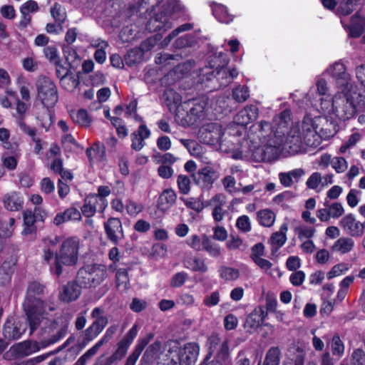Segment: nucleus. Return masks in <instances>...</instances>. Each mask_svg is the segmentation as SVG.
Instances as JSON below:
<instances>
[{
    "instance_id": "nucleus-42",
    "label": "nucleus",
    "mask_w": 365,
    "mask_h": 365,
    "mask_svg": "<svg viewBox=\"0 0 365 365\" xmlns=\"http://www.w3.org/2000/svg\"><path fill=\"white\" fill-rule=\"evenodd\" d=\"M210 256L217 257L220 255V249L217 244L212 242L211 238L207 235H203V250Z\"/></svg>"
},
{
    "instance_id": "nucleus-29",
    "label": "nucleus",
    "mask_w": 365,
    "mask_h": 365,
    "mask_svg": "<svg viewBox=\"0 0 365 365\" xmlns=\"http://www.w3.org/2000/svg\"><path fill=\"white\" fill-rule=\"evenodd\" d=\"M267 313L263 308L259 307L255 308L247 317L245 327L253 330L259 327L265 318Z\"/></svg>"
},
{
    "instance_id": "nucleus-47",
    "label": "nucleus",
    "mask_w": 365,
    "mask_h": 365,
    "mask_svg": "<svg viewBox=\"0 0 365 365\" xmlns=\"http://www.w3.org/2000/svg\"><path fill=\"white\" fill-rule=\"evenodd\" d=\"M330 345L334 356L341 357L344 355L345 346L338 334L332 337Z\"/></svg>"
},
{
    "instance_id": "nucleus-60",
    "label": "nucleus",
    "mask_w": 365,
    "mask_h": 365,
    "mask_svg": "<svg viewBox=\"0 0 365 365\" xmlns=\"http://www.w3.org/2000/svg\"><path fill=\"white\" fill-rule=\"evenodd\" d=\"M349 266L348 264L340 263L334 265L331 269L327 273V278L332 279L335 277L344 274L346 271L349 269Z\"/></svg>"
},
{
    "instance_id": "nucleus-49",
    "label": "nucleus",
    "mask_w": 365,
    "mask_h": 365,
    "mask_svg": "<svg viewBox=\"0 0 365 365\" xmlns=\"http://www.w3.org/2000/svg\"><path fill=\"white\" fill-rule=\"evenodd\" d=\"M51 14L55 19L60 28H62V24L64 23L66 16V13L62 11V6L60 4L56 2L53 6L51 9Z\"/></svg>"
},
{
    "instance_id": "nucleus-59",
    "label": "nucleus",
    "mask_w": 365,
    "mask_h": 365,
    "mask_svg": "<svg viewBox=\"0 0 365 365\" xmlns=\"http://www.w3.org/2000/svg\"><path fill=\"white\" fill-rule=\"evenodd\" d=\"M240 147L237 148H232V158L235 160H242L244 157H246L247 150L245 149V145L248 143L247 140L244 138L239 142Z\"/></svg>"
},
{
    "instance_id": "nucleus-11",
    "label": "nucleus",
    "mask_w": 365,
    "mask_h": 365,
    "mask_svg": "<svg viewBox=\"0 0 365 365\" xmlns=\"http://www.w3.org/2000/svg\"><path fill=\"white\" fill-rule=\"evenodd\" d=\"M170 352H175L177 364L195 365L200 353V345L197 342H187L182 346L173 347Z\"/></svg>"
},
{
    "instance_id": "nucleus-26",
    "label": "nucleus",
    "mask_w": 365,
    "mask_h": 365,
    "mask_svg": "<svg viewBox=\"0 0 365 365\" xmlns=\"http://www.w3.org/2000/svg\"><path fill=\"white\" fill-rule=\"evenodd\" d=\"M177 193L173 188H166L163 190L157 200V208L163 212L168 211L175 203Z\"/></svg>"
},
{
    "instance_id": "nucleus-1",
    "label": "nucleus",
    "mask_w": 365,
    "mask_h": 365,
    "mask_svg": "<svg viewBox=\"0 0 365 365\" xmlns=\"http://www.w3.org/2000/svg\"><path fill=\"white\" fill-rule=\"evenodd\" d=\"M328 124V120L323 117H312L307 114L301 122L293 125L287 133L285 140L278 138L269 140L266 146L257 147L252 153V158L257 162L270 160L272 154L276 153L277 150L284 144L292 154L298 153L302 147L317 146L319 145L318 135L327 134L328 128L324 124Z\"/></svg>"
},
{
    "instance_id": "nucleus-48",
    "label": "nucleus",
    "mask_w": 365,
    "mask_h": 365,
    "mask_svg": "<svg viewBox=\"0 0 365 365\" xmlns=\"http://www.w3.org/2000/svg\"><path fill=\"white\" fill-rule=\"evenodd\" d=\"M190 179L185 175L180 174L177 178V185L180 194L185 195H187L191 189Z\"/></svg>"
},
{
    "instance_id": "nucleus-3",
    "label": "nucleus",
    "mask_w": 365,
    "mask_h": 365,
    "mask_svg": "<svg viewBox=\"0 0 365 365\" xmlns=\"http://www.w3.org/2000/svg\"><path fill=\"white\" fill-rule=\"evenodd\" d=\"M80 248L78 237H68L63 240L58 252H53L49 247L43 250V259L49 265L51 273L59 277L63 267H71L77 264Z\"/></svg>"
},
{
    "instance_id": "nucleus-52",
    "label": "nucleus",
    "mask_w": 365,
    "mask_h": 365,
    "mask_svg": "<svg viewBox=\"0 0 365 365\" xmlns=\"http://www.w3.org/2000/svg\"><path fill=\"white\" fill-rule=\"evenodd\" d=\"M117 287H123L125 289L129 288L128 273L125 269H119L115 274Z\"/></svg>"
},
{
    "instance_id": "nucleus-46",
    "label": "nucleus",
    "mask_w": 365,
    "mask_h": 365,
    "mask_svg": "<svg viewBox=\"0 0 365 365\" xmlns=\"http://www.w3.org/2000/svg\"><path fill=\"white\" fill-rule=\"evenodd\" d=\"M80 81L78 77L75 76L68 75V76L61 78L60 84L63 89L72 92L79 85Z\"/></svg>"
},
{
    "instance_id": "nucleus-18",
    "label": "nucleus",
    "mask_w": 365,
    "mask_h": 365,
    "mask_svg": "<svg viewBox=\"0 0 365 365\" xmlns=\"http://www.w3.org/2000/svg\"><path fill=\"white\" fill-rule=\"evenodd\" d=\"M340 225L344 232L351 237H359L364 234V222L357 221L353 214L345 215L341 220Z\"/></svg>"
},
{
    "instance_id": "nucleus-28",
    "label": "nucleus",
    "mask_w": 365,
    "mask_h": 365,
    "mask_svg": "<svg viewBox=\"0 0 365 365\" xmlns=\"http://www.w3.org/2000/svg\"><path fill=\"white\" fill-rule=\"evenodd\" d=\"M81 212L74 207H70L63 212H58L53 218V223L59 226L68 221H81Z\"/></svg>"
},
{
    "instance_id": "nucleus-12",
    "label": "nucleus",
    "mask_w": 365,
    "mask_h": 365,
    "mask_svg": "<svg viewBox=\"0 0 365 365\" xmlns=\"http://www.w3.org/2000/svg\"><path fill=\"white\" fill-rule=\"evenodd\" d=\"M138 325L135 324L117 344L116 350L106 359V365H111L125 356L128 349L138 335Z\"/></svg>"
},
{
    "instance_id": "nucleus-58",
    "label": "nucleus",
    "mask_w": 365,
    "mask_h": 365,
    "mask_svg": "<svg viewBox=\"0 0 365 365\" xmlns=\"http://www.w3.org/2000/svg\"><path fill=\"white\" fill-rule=\"evenodd\" d=\"M320 110L324 114L330 115L332 118L334 115V98L331 101L326 98H322Z\"/></svg>"
},
{
    "instance_id": "nucleus-10",
    "label": "nucleus",
    "mask_w": 365,
    "mask_h": 365,
    "mask_svg": "<svg viewBox=\"0 0 365 365\" xmlns=\"http://www.w3.org/2000/svg\"><path fill=\"white\" fill-rule=\"evenodd\" d=\"M37 98L44 107L53 108L58 101V93L55 83L46 76H40L36 82Z\"/></svg>"
},
{
    "instance_id": "nucleus-43",
    "label": "nucleus",
    "mask_w": 365,
    "mask_h": 365,
    "mask_svg": "<svg viewBox=\"0 0 365 365\" xmlns=\"http://www.w3.org/2000/svg\"><path fill=\"white\" fill-rule=\"evenodd\" d=\"M195 42V36L191 34H186L178 38L173 43V47L176 49H182L187 47H191Z\"/></svg>"
},
{
    "instance_id": "nucleus-40",
    "label": "nucleus",
    "mask_w": 365,
    "mask_h": 365,
    "mask_svg": "<svg viewBox=\"0 0 365 365\" xmlns=\"http://www.w3.org/2000/svg\"><path fill=\"white\" fill-rule=\"evenodd\" d=\"M211 7L213 16L219 22L228 23V12L224 5L213 3Z\"/></svg>"
},
{
    "instance_id": "nucleus-32",
    "label": "nucleus",
    "mask_w": 365,
    "mask_h": 365,
    "mask_svg": "<svg viewBox=\"0 0 365 365\" xmlns=\"http://www.w3.org/2000/svg\"><path fill=\"white\" fill-rule=\"evenodd\" d=\"M96 195L95 193L88 194L84 199V204L81 207V213L86 217L90 218L93 217L97 209V205H99L98 200H96Z\"/></svg>"
},
{
    "instance_id": "nucleus-61",
    "label": "nucleus",
    "mask_w": 365,
    "mask_h": 365,
    "mask_svg": "<svg viewBox=\"0 0 365 365\" xmlns=\"http://www.w3.org/2000/svg\"><path fill=\"white\" fill-rule=\"evenodd\" d=\"M62 50L66 60L65 64H68V66H71V61L78 57L76 51L68 44L67 46H63L62 47Z\"/></svg>"
},
{
    "instance_id": "nucleus-57",
    "label": "nucleus",
    "mask_w": 365,
    "mask_h": 365,
    "mask_svg": "<svg viewBox=\"0 0 365 365\" xmlns=\"http://www.w3.org/2000/svg\"><path fill=\"white\" fill-rule=\"evenodd\" d=\"M103 341H98L91 348L88 349L80 358L77 360L79 364L86 365V361L90 357L94 356L98 350L103 346Z\"/></svg>"
},
{
    "instance_id": "nucleus-24",
    "label": "nucleus",
    "mask_w": 365,
    "mask_h": 365,
    "mask_svg": "<svg viewBox=\"0 0 365 365\" xmlns=\"http://www.w3.org/2000/svg\"><path fill=\"white\" fill-rule=\"evenodd\" d=\"M151 132L145 123L139 125L137 130L131 133V148L135 151L140 150L145 145V140L150 136Z\"/></svg>"
},
{
    "instance_id": "nucleus-62",
    "label": "nucleus",
    "mask_w": 365,
    "mask_h": 365,
    "mask_svg": "<svg viewBox=\"0 0 365 365\" xmlns=\"http://www.w3.org/2000/svg\"><path fill=\"white\" fill-rule=\"evenodd\" d=\"M322 182V176L320 173H313L307 180L306 185L308 188L316 190Z\"/></svg>"
},
{
    "instance_id": "nucleus-41",
    "label": "nucleus",
    "mask_w": 365,
    "mask_h": 365,
    "mask_svg": "<svg viewBox=\"0 0 365 365\" xmlns=\"http://www.w3.org/2000/svg\"><path fill=\"white\" fill-rule=\"evenodd\" d=\"M21 351L24 355L29 356L34 353L38 352L42 347L41 342L36 341L26 340L19 344Z\"/></svg>"
},
{
    "instance_id": "nucleus-50",
    "label": "nucleus",
    "mask_w": 365,
    "mask_h": 365,
    "mask_svg": "<svg viewBox=\"0 0 365 365\" xmlns=\"http://www.w3.org/2000/svg\"><path fill=\"white\" fill-rule=\"evenodd\" d=\"M364 32L362 19L358 16H353L349 27V34L352 37L356 38Z\"/></svg>"
},
{
    "instance_id": "nucleus-44",
    "label": "nucleus",
    "mask_w": 365,
    "mask_h": 365,
    "mask_svg": "<svg viewBox=\"0 0 365 365\" xmlns=\"http://www.w3.org/2000/svg\"><path fill=\"white\" fill-rule=\"evenodd\" d=\"M193 29V24L185 23L180 25L173 31H172L163 41V46H168L170 41L175 38L180 33L190 31Z\"/></svg>"
},
{
    "instance_id": "nucleus-19",
    "label": "nucleus",
    "mask_w": 365,
    "mask_h": 365,
    "mask_svg": "<svg viewBox=\"0 0 365 365\" xmlns=\"http://www.w3.org/2000/svg\"><path fill=\"white\" fill-rule=\"evenodd\" d=\"M107 324V317L96 319L93 324L84 331V336L79 344L80 349H83L90 341L93 340L103 330Z\"/></svg>"
},
{
    "instance_id": "nucleus-17",
    "label": "nucleus",
    "mask_w": 365,
    "mask_h": 365,
    "mask_svg": "<svg viewBox=\"0 0 365 365\" xmlns=\"http://www.w3.org/2000/svg\"><path fill=\"white\" fill-rule=\"evenodd\" d=\"M195 185L204 190L212 188L216 179V175L214 170L208 166H205L193 173L191 175Z\"/></svg>"
},
{
    "instance_id": "nucleus-22",
    "label": "nucleus",
    "mask_w": 365,
    "mask_h": 365,
    "mask_svg": "<svg viewBox=\"0 0 365 365\" xmlns=\"http://www.w3.org/2000/svg\"><path fill=\"white\" fill-rule=\"evenodd\" d=\"M225 341L228 342V339H226L222 341L219 334L217 332H212L207 337L205 346L208 351L201 363H205L207 365H212V360L210 361V359L216 351H217V354L220 351L222 344Z\"/></svg>"
},
{
    "instance_id": "nucleus-15",
    "label": "nucleus",
    "mask_w": 365,
    "mask_h": 365,
    "mask_svg": "<svg viewBox=\"0 0 365 365\" xmlns=\"http://www.w3.org/2000/svg\"><path fill=\"white\" fill-rule=\"evenodd\" d=\"M192 106L187 111L186 116L183 118L185 125L187 126H192L197 124L200 118L204 116V111L207 105L205 101L198 102L195 99L185 102L182 106L187 108V106Z\"/></svg>"
},
{
    "instance_id": "nucleus-39",
    "label": "nucleus",
    "mask_w": 365,
    "mask_h": 365,
    "mask_svg": "<svg viewBox=\"0 0 365 365\" xmlns=\"http://www.w3.org/2000/svg\"><path fill=\"white\" fill-rule=\"evenodd\" d=\"M96 195V200L99 203L98 212H103L108 206L106 197L110 194V189L108 186L101 185L98 187V193Z\"/></svg>"
},
{
    "instance_id": "nucleus-55",
    "label": "nucleus",
    "mask_w": 365,
    "mask_h": 365,
    "mask_svg": "<svg viewBox=\"0 0 365 365\" xmlns=\"http://www.w3.org/2000/svg\"><path fill=\"white\" fill-rule=\"evenodd\" d=\"M161 341L159 340H156L153 344L149 345L148 348L146 349L143 356V359H148L152 360L154 359V357L157 355L158 351H160L161 348Z\"/></svg>"
},
{
    "instance_id": "nucleus-36",
    "label": "nucleus",
    "mask_w": 365,
    "mask_h": 365,
    "mask_svg": "<svg viewBox=\"0 0 365 365\" xmlns=\"http://www.w3.org/2000/svg\"><path fill=\"white\" fill-rule=\"evenodd\" d=\"M354 242L349 237H340L333 245L332 249L334 252L340 254H346L352 250Z\"/></svg>"
},
{
    "instance_id": "nucleus-16",
    "label": "nucleus",
    "mask_w": 365,
    "mask_h": 365,
    "mask_svg": "<svg viewBox=\"0 0 365 365\" xmlns=\"http://www.w3.org/2000/svg\"><path fill=\"white\" fill-rule=\"evenodd\" d=\"M107 239L113 245H117L120 240L124 238L122 222L118 217H110L103 224Z\"/></svg>"
},
{
    "instance_id": "nucleus-56",
    "label": "nucleus",
    "mask_w": 365,
    "mask_h": 365,
    "mask_svg": "<svg viewBox=\"0 0 365 365\" xmlns=\"http://www.w3.org/2000/svg\"><path fill=\"white\" fill-rule=\"evenodd\" d=\"M187 263L190 266L186 265V267L190 268L194 272L205 273L207 271V267L202 259L194 258L191 261H188Z\"/></svg>"
},
{
    "instance_id": "nucleus-35",
    "label": "nucleus",
    "mask_w": 365,
    "mask_h": 365,
    "mask_svg": "<svg viewBox=\"0 0 365 365\" xmlns=\"http://www.w3.org/2000/svg\"><path fill=\"white\" fill-rule=\"evenodd\" d=\"M70 116L75 123L81 126L90 127L92 122L87 110L84 108H80L77 111L72 110Z\"/></svg>"
},
{
    "instance_id": "nucleus-33",
    "label": "nucleus",
    "mask_w": 365,
    "mask_h": 365,
    "mask_svg": "<svg viewBox=\"0 0 365 365\" xmlns=\"http://www.w3.org/2000/svg\"><path fill=\"white\" fill-rule=\"evenodd\" d=\"M288 226L287 223H283L279 230L274 232L270 237V243L273 249L278 250L282 247L287 241V232Z\"/></svg>"
},
{
    "instance_id": "nucleus-4",
    "label": "nucleus",
    "mask_w": 365,
    "mask_h": 365,
    "mask_svg": "<svg viewBox=\"0 0 365 365\" xmlns=\"http://www.w3.org/2000/svg\"><path fill=\"white\" fill-rule=\"evenodd\" d=\"M365 105V99L358 93L356 86L348 83L334 97V116L346 120L354 116L357 105Z\"/></svg>"
},
{
    "instance_id": "nucleus-25",
    "label": "nucleus",
    "mask_w": 365,
    "mask_h": 365,
    "mask_svg": "<svg viewBox=\"0 0 365 365\" xmlns=\"http://www.w3.org/2000/svg\"><path fill=\"white\" fill-rule=\"evenodd\" d=\"M259 114V109L255 105H250L241 110L235 117L234 122L242 126H245L255 120Z\"/></svg>"
},
{
    "instance_id": "nucleus-6",
    "label": "nucleus",
    "mask_w": 365,
    "mask_h": 365,
    "mask_svg": "<svg viewBox=\"0 0 365 365\" xmlns=\"http://www.w3.org/2000/svg\"><path fill=\"white\" fill-rule=\"evenodd\" d=\"M30 200L36 206L33 210L26 209L23 211L24 229L21 234L23 236H31V239L34 240L38 227L43 228L44 226L45 220L48 217V212L40 206L43 202V198L40 195H31Z\"/></svg>"
},
{
    "instance_id": "nucleus-51",
    "label": "nucleus",
    "mask_w": 365,
    "mask_h": 365,
    "mask_svg": "<svg viewBox=\"0 0 365 365\" xmlns=\"http://www.w3.org/2000/svg\"><path fill=\"white\" fill-rule=\"evenodd\" d=\"M249 90L247 86H239L234 88L232 91V97L237 102H245L249 98Z\"/></svg>"
},
{
    "instance_id": "nucleus-27",
    "label": "nucleus",
    "mask_w": 365,
    "mask_h": 365,
    "mask_svg": "<svg viewBox=\"0 0 365 365\" xmlns=\"http://www.w3.org/2000/svg\"><path fill=\"white\" fill-rule=\"evenodd\" d=\"M16 113L17 115L16 116L17 125L20 128V129L26 134L29 135L30 137H34L36 135V130L35 128H31L28 126L25 121V113L28 109V106L24 103L23 101L17 99L16 101Z\"/></svg>"
},
{
    "instance_id": "nucleus-14",
    "label": "nucleus",
    "mask_w": 365,
    "mask_h": 365,
    "mask_svg": "<svg viewBox=\"0 0 365 365\" xmlns=\"http://www.w3.org/2000/svg\"><path fill=\"white\" fill-rule=\"evenodd\" d=\"M154 46L155 40L151 38L143 41L140 47H135L128 51L124 56L125 63L129 67L140 63L143 58L144 51L151 50Z\"/></svg>"
},
{
    "instance_id": "nucleus-37",
    "label": "nucleus",
    "mask_w": 365,
    "mask_h": 365,
    "mask_svg": "<svg viewBox=\"0 0 365 365\" xmlns=\"http://www.w3.org/2000/svg\"><path fill=\"white\" fill-rule=\"evenodd\" d=\"M163 98L170 110L173 108H178L182 104L181 96L172 88L164 91Z\"/></svg>"
},
{
    "instance_id": "nucleus-20",
    "label": "nucleus",
    "mask_w": 365,
    "mask_h": 365,
    "mask_svg": "<svg viewBox=\"0 0 365 365\" xmlns=\"http://www.w3.org/2000/svg\"><path fill=\"white\" fill-rule=\"evenodd\" d=\"M81 284L76 281L68 282L65 284L59 293V299L61 302L69 303L78 299L81 294Z\"/></svg>"
},
{
    "instance_id": "nucleus-54",
    "label": "nucleus",
    "mask_w": 365,
    "mask_h": 365,
    "mask_svg": "<svg viewBox=\"0 0 365 365\" xmlns=\"http://www.w3.org/2000/svg\"><path fill=\"white\" fill-rule=\"evenodd\" d=\"M67 334L66 327H61L55 334L51 335L47 340L41 341L43 348H46L51 344H53L63 338Z\"/></svg>"
},
{
    "instance_id": "nucleus-34",
    "label": "nucleus",
    "mask_w": 365,
    "mask_h": 365,
    "mask_svg": "<svg viewBox=\"0 0 365 365\" xmlns=\"http://www.w3.org/2000/svg\"><path fill=\"white\" fill-rule=\"evenodd\" d=\"M290 111L289 110H284L280 113L277 118V128L276 133L274 135V138H282L285 140V134L284 129L287 128L289 122L290 121Z\"/></svg>"
},
{
    "instance_id": "nucleus-2",
    "label": "nucleus",
    "mask_w": 365,
    "mask_h": 365,
    "mask_svg": "<svg viewBox=\"0 0 365 365\" xmlns=\"http://www.w3.org/2000/svg\"><path fill=\"white\" fill-rule=\"evenodd\" d=\"M47 292L46 286L39 281L34 280L28 284L22 307L31 334L38 328L46 315L47 303L43 297Z\"/></svg>"
},
{
    "instance_id": "nucleus-38",
    "label": "nucleus",
    "mask_w": 365,
    "mask_h": 365,
    "mask_svg": "<svg viewBox=\"0 0 365 365\" xmlns=\"http://www.w3.org/2000/svg\"><path fill=\"white\" fill-rule=\"evenodd\" d=\"M257 215L258 221L262 226L270 227L275 222L276 215L271 210H261L257 212Z\"/></svg>"
},
{
    "instance_id": "nucleus-5",
    "label": "nucleus",
    "mask_w": 365,
    "mask_h": 365,
    "mask_svg": "<svg viewBox=\"0 0 365 365\" xmlns=\"http://www.w3.org/2000/svg\"><path fill=\"white\" fill-rule=\"evenodd\" d=\"M184 10L175 0H166L160 11L151 16L145 25L149 32H165L173 26L172 21L176 20L183 14Z\"/></svg>"
},
{
    "instance_id": "nucleus-53",
    "label": "nucleus",
    "mask_w": 365,
    "mask_h": 365,
    "mask_svg": "<svg viewBox=\"0 0 365 365\" xmlns=\"http://www.w3.org/2000/svg\"><path fill=\"white\" fill-rule=\"evenodd\" d=\"M324 205L327 207L331 218L337 219L342 216L344 212V207L340 202H334L329 205L328 202L326 200Z\"/></svg>"
},
{
    "instance_id": "nucleus-30",
    "label": "nucleus",
    "mask_w": 365,
    "mask_h": 365,
    "mask_svg": "<svg viewBox=\"0 0 365 365\" xmlns=\"http://www.w3.org/2000/svg\"><path fill=\"white\" fill-rule=\"evenodd\" d=\"M304 174L305 172L302 168H297L287 173H280L279 179L282 185L289 187L294 182H298Z\"/></svg>"
},
{
    "instance_id": "nucleus-13",
    "label": "nucleus",
    "mask_w": 365,
    "mask_h": 365,
    "mask_svg": "<svg viewBox=\"0 0 365 365\" xmlns=\"http://www.w3.org/2000/svg\"><path fill=\"white\" fill-rule=\"evenodd\" d=\"M223 135L222 126L217 123H207L202 126L198 132L200 142L207 145L221 144Z\"/></svg>"
},
{
    "instance_id": "nucleus-45",
    "label": "nucleus",
    "mask_w": 365,
    "mask_h": 365,
    "mask_svg": "<svg viewBox=\"0 0 365 365\" xmlns=\"http://www.w3.org/2000/svg\"><path fill=\"white\" fill-rule=\"evenodd\" d=\"M280 351L277 347H271L267 352L263 365H279Z\"/></svg>"
},
{
    "instance_id": "nucleus-7",
    "label": "nucleus",
    "mask_w": 365,
    "mask_h": 365,
    "mask_svg": "<svg viewBox=\"0 0 365 365\" xmlns=\"http://www.w3.org/2000/svg\"><path fill=\"white\" fill-rule=\"evenodd\" d=\"M212 58L209 61V67L200 69L197 83L201 85L202 89L207 92H212L226 87L227 83V63H214Z\"/></svg>"
},
{
    "instance_id": "nucleus-31",
    "label": "nucleus",
    "mask_w": 365,
    "mask_h": 365,
    "mask_svg": "<svg viewBox=\"0 0 365 365\" xmlns=\"http://www.w3.org/2000/svg\"><path fill=\"white\" fill-rule=\"evenodd\" d=\"M329 72L332 76L339 80L338 83L340 86H344V88L347 83H351L349 81V76L346 73V68L343 63L339 62L335 63L332 67L329 68Z\"/></svg>"
},
{
    "instance_id": "nucleus-23",
    "label": "nucleus",
    "mask_w": 365,
    "mask_h": 365,
    "mask_svg": "<svg viewBox=\"0 0 365 365\" xmlns=\"http://www.w3.org/2000/svg\"><path fill=\"white\" fill-rule=\"evenodd\" d=\"M20 322H16L14 318L7 319L3 327V335L7 341L16 340L21 337L25 331V328H21Z\"/></svg>"
},
{
    "instance_id": "nucleus-21",
    "label": "nucleus",
    "mask_w": 365,
    "mask_h": 365,
    "mask_svg": "<svg viewBox=\"0 0 365 365\" xmlns=\"http://www.w3.org/2000/svg\"><path fill=\"white\" fill-rule=\"evenodd\" d=\"M4 207L10 212H18L24 208L23 195L17 191L6 193L2 199Z\"/></svg>"
},
{
    "instance_id": "nucleus-8",
    "label": "nucleus",
    "mask_w": 365,
    "mask_h": 365,
    "mask_svg": "<svg viewBox=\"0 0 365 365\" xmlns=\"http://www.w3.org/2000/svg\"><path fill=\"white\" fill-rule=\"evenodd\" d=\"M108 274L107 268L103 264H87L78 271L76 281L83 288H96L108 277Z\"/></svg>"
},
{
    "instance_id": "nucleus-9",
    "label": "nucleus",
    "mask_w": 365,
    "mask_h": 365,
    "mask_svg": "<svg viewBox=\"0 0 365 365\" xmlns=\"http://www.w3.org/2000/svg\"><path fill=\"white\" fill-rule=\"evenodd\" d=\"M201 197L198 198L190 197L188 202H186V207L193 210L197 212H201L205 207H212V217L216 222H220L223 219L225 212L222 211V207L226 202V196L222 193L215 195L210 200L203 202Z\"/></svg>"
},
{
    "instance_id": "nucleus-64",
    "label": "nucleus",
    "mask_w": 365,
    "mask_h": 365,
    "mask_svg": "<svg viewBox=\"0 0 365 365\" xmlns=\"http://www.w3.org/2000/svg\"><path fill=\"white\" fill-rule=\"evenodd\" d=\"M351 363L353 365H365V352L357 349L351 354Z\"/></svg>"
},
{
    "instance_id": "nucleus-63",
    "label": "nucleus",
    "mask_w": 365,
    "mask_h": 365,
    "mask_svg": "<svg viewBox=\"0 0 365 365\" xmlns=\"http://www.w3.org/2000/svg\"><path fill=\"white\" fill-rule=\"evenodd\" d=\"M356 76L363 87V91H358V93L365 99V64H362L356 68Z\"/></svg>"
}]
</instances>
